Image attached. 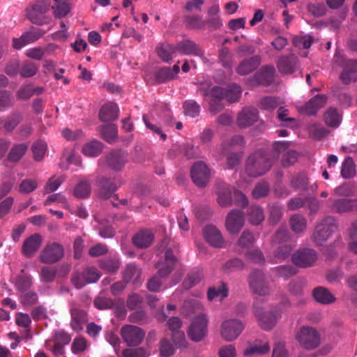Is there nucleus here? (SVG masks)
Listing matches in <instances>:
<instances>
[{"label": "nucleus", "mask_w": 357, "mask_h": 357, "mask_svg": "<svg viewBox=\"0 0 357 357\" xmlns=\"http://www.w3.org/2000/svg\"><path fill=\"white\" fill-rule=\"evenodd\" d=\"M145 331L141 328L127 324L122 326L121 335L123 341L130 347L140 344L144 339Z\"/></svg>", "instance_id": "9d476101"}, {"label": "nucleus", "mask_w": 357, "mask_h": 357, "mask_svg": "<svg viewBox=\"0 0 357 357\" xmlns=\"http://www.w3.org/2000/svg\"><path fill=\"white\" fill-rule=\"evenodd\" d=\"M38 296L36 292L28 291L20 294V302L24 306H31L37 303Z\"/></svg>", "instance_id": "3c124183"}, {"label": "nucleus", "mask_w": 357, "mask_h": 357, "mask_svg": "<svg viewBox=\"0 0 357 357\" xmlns=\"http://www.w3.org/2000/svg\"><path fill=\"white\" fill-rule=\"evenodd\" d=\"M204 236L205 240L215 248H222L224 246L225 241L222 233L213 225H209L205 227Z\"/></svg>", "instance_id": "6ab92c4d"}, {"label": "nucleus", "mask_w": 357, "mask_h": 357, "mask_svg": "<svg viewBox=\"0 0 357 357\" xmlns=\"http://www.w3.org/2000/svg\"><path fill=\"white\" fill-rule=\"evenodd\" d=\"M255 315L258 319L260 326L266 331H269L273 328L282 314L280 307H274L269 312H263L261 309L256 308Z\"/></svg>", "instance_id": "9b49d317"}, {"label": "nucleus", "mask_w": 357, "mask_h": 357, "mask_svg": "<svg viewBox=\"0 0 357 357\" xmlns=\"http://www.w3.org/2000/svg\"><path fill=\"white\" fill-rule=\"evenodd\" d=\"M184 112L191 117L198 116L200 112L199 105L194 100H187L183 104Z\"/></svg>", "instance_id": "680f3d73"}, {"label": "nucleus", "mask_w": 357, "mask_h": 357, "mask_svg": "<svg viewBox=\"0 0 357 357\" xmlns=\"http://www.w3.org/2000/svg\"><path fill=\"white\" fill-rule=\"evenodd\" d=\"M63 255V245L56 242H51L44 247L39 255V259L42 263L52 264L60 261Z\"/></svg>", "instance_id": "423d86ee"}, {"label": "nucleus", "mask_w": 357, "mask_h": 357, "mask_svg": "<svg viewBox=\"0 0 357 357\" xmlns=\"http://www.w3.org/2000/svg\"><path fill=\"white\" fill-rule=\"evenodd\" d=\"M176 53L174 45L169 43L162 44L157 48V54L164 62L172 60V56Z\"/></svg>", "instance_id": "4c0bfd02"}, {"label": "nucleus", "mask_w": 357, "mask_h": 357, "mask_svg": "<svg viewBox=\"0 0 357 357\" xmlns=\"http://www.w3.org/2000/svg\"><path fill=\"white\" fill-rule=\"evenodd\" d=\"M227 296L228 289L227 284L222 282L216 286L209 287L207 291V298L209 301L214 299L222 301Z\"/></svg>", "instance_id": "c756f323"}, {"label": "nucleus", "mask_w": 357, "mask_h": 357, "mask_svg": "<svg viewBox=\"0 0 357 357\" xmlns=\"http://www.w3.org/2000/svg\"><path fill=\"white\" fill-rule=\"evenodd\" d=\"M259 118L255 108L245 107L238 115L237 123L241 128H247L255 123Z\"/></svg>", "instance_id": "aec40b11"}, {"label": "nucleus", "mask_w": 357, "mask_h": 357, "mask_svg": "<svg viewBox=\"0 0 357 357\" xmlns=\"http://www.w3.org/2000/svg\"><path fill=\"white\" fill-rule=\"evenodd\" d=\"M33 284L32 278L29 275H22L19 277L15 283L17 291L22 294L29 291Z\"/></svg>", "instance_id": "09e8293b"}, {"label": "nucleus", "mask_w": 357, "mask_h": 357, "mask_svg": "<svg viewBox=\"0 0 357 357\" xmlns=\"http://www.w3.org/2000/svg\"><path fill=\"white\" fill-rule=\"evenodd\" d=\"M296 340L306 349H314L320 344V335L310 326H303L297 332Z\"/></svg>", "instance_id": "20e7f679"}, {"label": "nucleus", "mask_w": 357, "mask_h": 357, "mask_svg": "<svg viewBox=\"0 0 357 357\" xmlns=\"http://www.w3.org/2000/svg\"><path fill=\"white\" fill-rule=\"evenodd\" d=\"M270 349V346L267 342L262 344H259L257 342H255L244 350L243 356L245 357H250L253 355H264L268 353Z\"/></svg>", "instance_id": "72a5a7b5"}, {"label": "nucleus", "mask_w": 357, "mask_h": 357, "mask_svg": "<svg viewBox=\"0 0 357 357\" xmlns=\"http://www.w3.org/2000/svg\"><path fill=\"white\" fill-rule=\"evenodd\" d=\"M333 210L337 213H343L357 209V199H340L333 204Z\"/></svg>", "instance_id": "cd10ccee"}, {"label": "nucleus", "mask_w": 357, "mask_h": 357, "mask_svg": "<svg viewBox=\"0 0 357 357\" xmlns=\"http://www.w3.org/2000/svg\"><path fill=\"white\" fill-rule=\"evenodd\" d=\"M248 218L250 224L260 225L265 218L262 208L259 206H251L248 211Z\"/></svg>", "instance_id": "473e14b6"}, {"label": "nucleus", "mask_w": 357, "mask_h": 357, "mask_svg": "<svg viewBox=\"0 0 357 357\" xmlns=\"http://www.w3.org/2000/svg\"><path fill=\"white\" fill-rule=\"evenodd\" d=\"M244 329L243 323L236 319H230L222 322L220 328L222 337L228 342L236 340Z\"/></svg>", "instance_id": "f8f14e48"}, {"label": "nucleus", "mask_w": 357, "mask_h": 357, "mask_svg": "<svg viewBox=\"0 0 357 357\" xmlns=\"http://www.w3.org/2000/svg\"><path fill=\"white\" fill-rule=\"evenodd\" d=\"M189 307L195 309V312L200 313L192 320V322L188 330V335L193 341L198 342L202 340L206 335L208 318L205 314L202 313L203 310L202 305L197 301H193L188 304Z\"/></svg>", "instance_id": "f257e3e1"}, {"label": "nucleus", "mask_w": 357, "mask_h": 357, "mask_svg": "<svg viewBox=\"0 0 357 357\" xmlns=\"http://www.w3.org/2000/svg\"><path fill=\"white\" fill-rule=\"evenodd\" d=\"M70 305V327L75 332H79L83 329L84 324L87 321V313L79 308L75 301H71Z\"/></svg>", "instance_id": "4468645a"}, {"label": "nucleus", "mask_w": 357, "mask_h": 357, "mask_svg": "<svg viewBox=\"0 0 357 357\" xmlns=\"http://www.w3.org/2000/svg\"><path fill=\"white\" fill-rule=\"evenodd\" d=\"M154 239V234L149 230H142L132 238L134 244L139 248H146L151 245Z\"/></svg>", "instance_id": "393cba45"}, {"label": "nucleus", "mask_w": 357, "mask_h": 357, "mask_svg": "<svg viewBox=\"0 0 357 357\" xmlns=\"http://www.w3.org/2000/svg\"><path fill=\"white\" fill-rule=\"evenodd\" d=\"M249 287L253 293L259 296H266L271 292V289L265 280V275L262 271L253 270L248 278Z\"/></svg>", "instance_id": "6e6552de"}, {"label": "nucleus", "mask_w": 357, "mask_h": 357, "mask_svg": "<svg viewBox=\"0 0 357 357\" xmlns=\"http://www.w3.org/2000/svg\"><path fill=\"white\" fill-rule=\"evenodd\" d=\"M326 123L332 127H337L340 123V116L335 109H328L324 114Z\"/></svg>", "instance_id": "864d4df0"}, {"label": "nucleus", "mask_w": 357, "mask_h": 357, "mask_svg": "<svg viewBox=\"0 0 357 357\" xmlns=\"http://www.w3.org/2000/svg\"><path fill=\"white\" fill-rule=\"evenodd\" d=\"M96 183L98 188V196L102 199H108L116 190L114 182L109 178L100 176Z\"/></svg>", "instance_id": "5701e85b"}, {"label": "nucleus", "mask_w": 357, "mask_h": 357, "mask_svg": "<svg viewBox=\"0 0 357 357\" xmlns=\"http://www.w3.org/2000/svg\"><path fill=\"white\" fill-rule=\"evenodd\" d=\"M218 202L222 207L229 206L232 202L231 192L227 185L218 191Z\"/></svg>", "instance_id": "79ce46f5"}, {"label": "nucleus", "mask_w": 357, "mask_h": 357, "mask_svg": "<svg viewBox=\"0 0 357 357\" xmlns=\"http://www.w3.org/2000/svg\"><path fill=\"white\" fill-rule=\"evenodd\" d=\"M176 261L177 259L174 255L172 250L168 248L165 253L164 261L158 263L156 266L160 277H167L172 271Z\"/></svg>", "instance_id": "a211bd4d"}, {"label": "nucleus", "mask_w": 357, "mask_h": 357, "mask_svg": "<svg viewBox=\"0 0 357 357\" xmlns=\"http://www.w3.org/2000/svg\"><path fill=\"white\" fill-rule=\"evenodd\" d=\"M62 160L59 163L61 169L63 170L71 169L77 171L82 167V160L80 158H61Z\"/></svg>", "instance_id": "37998d69"}, {"label": "nucleus", "mask_w": 357, "mask_h": 357, "mask_svg": "<svg viewBox=\"0 0 357 357\" xmlns=\"http://www.w3.org/2000/svg\"><path fill=\"white\" fill-rule=\"evenodd\" d=\"M356 173V165L352 158H346L342 164L341 175L344 178H353Z\"/></svg>", "instance_id": "58836bf2"}, {"label": "nucleus", "mask_w": 357, "mask_h": 357, "mask_svg": "<svg viewBox=\"0 0 357 357\" xmlns=\"http://www.w3.org/2000/svg\"><path fill=\"white\" fill-rule=\"evenodd\" d=\"M211 175V169L204 162H197L191 167V178L193 183L199 188H204L207 185Z\"/></svg>", "instance_id": "0eeeda50"}, {"label": "nucleus", "mask_w": 357, "mask_h": 357, "mask_svg": "<svg viewBox=\"0 0 357 357\" xmlns=\"http://www.w3.org/2000/svg\"><path fill=\"white\" fill-rule=\"evenodd\" d=\"M123 357H147L146 350L142 347L126 349L123 351Z\"/></svg>", "instance_id": "774afa93"}, {"label": "nucleus", "mask_w": 357, "mask_h": 357, "mask_svg": "<svg viewBox=\"0 0 357 357\" xmlns=\"http://www.w3.org/2000/svg\"><path fill=\"white\" fill-rule=\"evenodd\" d=\"M289 225L294 233L300 234L306 229L307 220L303 215L294 214L289 219Z\"/></svg>", "instance_id": "2f4dec72"}, {"label": "nucleus", "mask_w": 357, "mask_h": 357, "mask_svg": "<svg viewBox=\"0 0 357 357\" xmlns=\"http://www.w3.org/2000/svg\"><path fill=\"white\" fill-rule=\"evenodd\" d=\"M245 267L243 261L238 258H234L228 260L223 266V269L226 272H232L238 270H242Z\"/></svg>", "instance_id": "bf43d9fd"}, {"label": "nucleus", "mask_w": 357, "mask_h": 357, "mask_svg": "<svg viewBox=\"0 0 357 357\" xmlns=\"http://www.w3.org/2000/svg\"><path fill=\"white\" fill-rule=\"evenodd\" d=\"M337 224L334 218L328 216L318 222L312 233V241L317 245H321L336 230Z\"/></svg>", "instance_id": "f03ea898"}, {"label": "nucleus", "mask_w": 357, "mask_h": 357, "mask_svg": "<svg viewBox=\"0 0 357 357\" xmlns=\"http://www.w3.org/2000/svg\"><path fill=\"white\" fill-rule=\"evenodd\" d=\"M43 243V237L39 234H33L26 238L22 244V252L26 257H31L39 250Z\"/></svg>", "instance_id": "f3484780"}, {"label": "nucleus", "mask_w": 357, "mask_h": 357, "mask_svg": "<svg viewBox=\"0 0 357 357\" xmlns=\"http://www.w3.org/2000/svg\"><path fill=\"white\" fill-rule=\"evenodd\" d=\"M86 347L87 342L86 339L82 337H79L74 339L71 345V351L74 354H77L83 352Z\"/></svg>", "instance_id": "338daca9"}, {"label": "nucleus", "mask_w": 357, "mask_h": 357, "mask_svg": "<svg viewBox=\"0 0 357 357\" xmlns=\"http://www.w3.org/2000/svg\"><path fill=\"white\" fill-rule=\"evenodd\" d=\"M105 145L101 142L94 139L84 144L82 152L86 156H96L103 153Z\"/></svg>", "instance_id": "c85d7f7f"}, {"label": "nucleus", "mask_w": 357, "mask_h": 357, "mask_svg": "<svg viewBox=\"0 0 357 357\" xmlns=\"http://www.w3.org/2000/svg\"><path fill=\"white\" fill-rule=\"evenodd\" d=\"M119 117V107L116 104L109 102L103 105L99 112L101 121L109 122L117 119Z\"/></svg>", "instance_id": "b1692460"}, {"label": "nucleus", "mask_w": 357, "mask_h": 357, "mask_svg": "<svg viewBox=\"0 0 357 357\" xmlns=\"http://www.w3.org/2000/svg\"><path fill=\"white\" fill-rule=\"evenodd\" d=\"M241 94V87L236 84L229 85L225 90L224 99L233 102L238 100Z\"/></svg>", "instance_id": "49530a36"}, {"label": "nucleus", "mask_w": 357, "mask_h": 357, "mask_svg": "<svg viewBox=\"0 0 357 357\" xmlns=\"http://www.w3.org/2000/svg\"><path fill=\"white\" fill-rule=\"evenodd\" d=\"M354 184L353 183H344L334 189V194L341 197H349L354 194Z\"/></svg>", "instance_id": "4d7b16f0"}, {"label": "nucleus", "mask_w": 357, "mask_h": 357, "mask_svg": "<svg viewBox=\"0 0 357 357\" xmlns=\"http://www.w3.org/2000/svg\"><path fill=\"white\" fill-rule=\"evenodd\" d=\"M309 133L314 139L320 140L326 137L329 132L323 127L312 125L309 128Z\"/></svg>", "instance_id": "e2e57ef3"}, {"label": "nucleus", "mask_w": 357, "mask_h": 357, "mask_svg": "<svg viewBox=\"0 0 357 357\" xmlns=\"http://www.w3.org/2000/svg\"><path fill=\"white\" fill-rule=\"evenodd\" d=\"M54 1L57 2V4L52 7L54 16L58 18L65 17L70 11V4L67 1Z\"/></svg>", "instance_id": "5fc2aeb1"}, {"label": "nucleus", "mask_w": 357, "mask_h": 357, "mask_svg": "<svg viewBox=\"0 0 357 357\" xmlns=\"http://www.w3.org/2000/svg\"><path fill=\"white\" fill-rule=\"evenodd\" d=\"M102 137L108 143L114 142L117 138L118 131L115 124L104 125L100 128Z\"/></svg>", "instance_id": "c9c22d12"}, {"label": "nucleus", "mask_w": 357, "mask_h": 357, "mask_svg": "<svg viewBox=\"0 0 357 357\" xmlns=\"http://www.w3.org/2000/svg\"><path fill=\"white\" fill-rule=\"evenodd\" d=\"M271 167L270 158H248L245 170L250 176H260L268 172Z\"/></svg>", "instance_id": "1a4fd4ad"}, {"label": "nucleus", "mask_w": 357, "mask_h": 357, "mask_svg": "<svg viewBox=\"0 0 357 357\" xmlns=\"http://www.w3.org/2000/svg\"><path fill=\"white\" fill-rule=\"evenodd\" d=\"M281 103L278 98L266 96L260 100L259 106L262 109L270 111L275 109Z\"/></svg>", "instance_id": "de8ad7c7"}, {"label": "nucleus", "mask_w": 357, "mask_h": 357, "mask_svg": "<svg viewBox=\"0 0 357 357\" xmlns=\"http://www.w3.org/2000/svg\"><path fill=\"white\" fill-rule=\"evenodd\" d=\"M66 178L64 176H54L49 178L45 186L46 192H52L56 191L60 185L63 183Z\"/></svg>", "instance_id": "603ef678"}, {"label": "nucleus", "mask_w": 357, "mask_h": 357, "mask_svg": "<svg viewBox=\"0 0 357 357\" xmlns=\"http://www.w3.org/2000/svg\"><path fill=\"white\" fill-rule=\"evenodd\" d=\"M22 121V117L19 114H14L8 117V119L5 121L3 123V128L8 132L13 131L15 127L20 123Z\"/></svg>", "instance_id": "69168bd1"}, {"label": "nucleus", "mask_w": 357, "mask_h": 357, "mask_svg": "<svg viewBox=\"0 0 357 357\" xmlns=\"http://www.w3.org/2000/svg\"><path fill=\"white\" fill-rule=\"evenodd\" d=\"M308 178L305 175H298L291 181V185L295 190H307Z\"/></svg>", "instance_id": "0e129e2a"}, {"label": "nucleus", "mask_w": 357, "mask_h": 357, "mask_svg": "<svg viewBox=\"0 0 357 357\" xmlns=\"http://www.w3.org/2000/svg\"><path fill=\"white\" fill-rule=\"evenodd\" d=\"M199 91L203 96L210 97L208 102L211 112L217 113L222 109L223 105L219 102L224 99L225 89L219 86L210 89L209 84L204 82L200 84Z\"/></svg>", "instance_id": "7ed1b4c3"}, {"label": "nucleus", "mask_w": 357, "mask_h": 357, "mask_svg": "<svg viewBox=\"0 0 357 357\" xmlns=\"http://www.w3.org/2000/svg\"><path fill=\"white\" fill-rule=\"evenodd\" d=\"M278 70L282 74L293 73L298 67V59L294 54L280 56L278 61Z\"/></svg>", "instance_id": "412c9836"}, {"label": "nucleus", "mask_w": 357, "mask_h": 357, "mask_svg": "<svg viewBox=\"0 0 357 357\" xmlns=\"http://www.w3.org/2000/svg\"><path fill=\"white\" fill-rule=\"evenodd\" d=\"M38 66L30 61H24L20 68V75L24 78L32 77L37 74Z\"/></svg>", "instance_id": "c03bdc74"}, {"label": "nucleus", "mask_w": 357, "mask_h": 357, "mask_svg": "<svg viewBox=\"0 0 357 357\" xmlns=\"http://www.w3.org/2000/svg\"><path fill=\"white\" fill-rule=\"evenodd\" d=\"M245 223L244 215L242 211L233 209L229 211L225 218L227 231L232 234H238Z\"/></svg>", "instance_id": "2eb2a0df"}, {"label": "nucleus", "mask_w": 357, "mask_h": 357, "mask_svg": "<svg viewBox=\"0 0 357 357\" xmlns=\"http://www.w3.org/2000/svg\"><path fill=\"white\" fill-rule=\"evenodd\" d=\"M245 144V142L243 137L235 135L228 142H224L222 146L225 150L234 151L242 149Z\"/></svg>", "instance_id": "a19ab883"}, {"label": "nucleus", "mask_w": 357, "mask_h": 357, "mask_svg": "<svg viewBox=\"0 0 357 357\" xmlns=\"http://www.w3.org/2000/svg\"><path fill=\"white\" fill-rule=\"evenodd\" d=\"M291 259L295 265L305 268L313 266L317 259V255L314 250L304 248L294 253Z\"/></svg>", "instance_id": "dca6fc26"}, {"label": "nucleus", "mask_w": 357, "mask_h": 357, "mask_svg": "<svg viewBox=\"0 0 357 357\" xmlns=\"http://www.w3.org/2000/svg\"><path fill=\"white\" fill-rule=\"evenodd\" d=\"M269 192V185L266 181H262L256 185L252 190V197L255 199H259L268 195Z\"/></svg>", "instance_id": "13d9d810"}, {"label": "nucleus", "mask_w": 357, "mask_h": 357, "mask_svg": "<svg viewBox=\"0 0 357 357\" xmlns=\"http://www.w3.org/2000/svg\"><path fill=\"white\" fill-rule=\"evenodd\" d=\"M313 296L317 302L323 304H329L335 301V297L326 289L321 287L314 289Z\"/></svg>", "instance_id": "f704fd0d"}, {"label": "nucleus", "mask_w": 357, "mask_h": 357, "mask_svg": "<svg viewBox=\"0 0 357 357\" xmlns=\"http://www.w3.org/2000/svg\"><path fill=\"white\" fill-rule=\"evenodd\" d=\"M260 58L258 56H252L243 61L238 66L236 71L238 74L245 75L254 71L260 64Z\"/></svg>", "instance_id": "bb28decb"}, {"label": "nucleus", "mask_w": 357, "mask_h": 357, "mask_svg": "<svg viewBox=\"0 0 357 357\" xmlns=\"http://www.w3.org/2000/svg\"><path fill=\"white\" fill-rule=\"evenodd\" d=\"M120 264L117 257H109L100 261V268L109 273H116L120 267Z\"/></svg>", "instance_id": "a18cd8bd"}, {"label": "nucleus", "mask_w": 357, "mask_h": 357, "mask_svg": "<svg viewBox=\"0 0 357 357\" xmlns=\"http://www.w3.org/2000/svg\"><path fill=\"white\" fill-rule=\"evenodd\" d=\"M50 4L45 1H38L32 7V10L29 13V17L33 23L41 24V22L38 20L35 15L37 13H45L49 9Z\"/></svg>", "instance_id": "ea45409f"}, {"label": "nucleus", "mask_w": 357, "mask_h": 357, "mask_svg": "<svg viewBox=\"0 0 357 357\" xmlns=\"http://www.w3.org/2000/svg\"><path fill=\"white\" fill-rule=\"evenodd\" d=\"M185 23L190 29H200L205 26V22L202 17L198 15H188L185 17Z\"/></svg>", "instance_id": "6e6d98bb"}, {"label": "nucleus", "mask_w": 357, "mask_h": 357, "mask_svg": "<svg viewBox=\"0 0 357 357\" xmlns=\"http://www.w3.org/2000/svg\"><path fill=\"white\" fill-rule=\"evenodd\" d=\"M269 215L268 222L272 225H277L283 216V207L281 204L273 203L268 206Z\"/></svg>", "instance_id": "7c9ffc66"}, {"label": "nucleus", "mask_w": 357, "mask_h": 357, "mask_svg": "<svg viewBox=\"0 0 357 357\" xmlns=\"http://www.w3.org/2000/svg\"><path fill=\"white\" fill-rule=\"evenodd\" d=\"M203 278V274L201 271L192 272L188 274L183 282L185 289H188L197 284Z\"/></svg>", "instance_id": "8fccbe9b"}, {"label": "nucleus", "mask_w": 357, "mask_h": 357, "mask_svg": "<svg viewBox=\"0 0 357 357\" xmlns=\"http://www.w3.org/2000/svg\"><path fill=\"white\" fill-rule=\"evenodd\" d=\"M326 103V97L317 95L311 98L306 105L300 108V112L306 115H314Z\"/></svg>", "instance_id": "4be33fe9"}, {"label": "nucleus", "mask_w": 357, "mask_h": 357, "mask_svg": "<svg viewBox=\"0 0 357 357\" xmlns=\"http://www.w3.org/2000/svg\"><path fill=\"white\" fill-rule=\"evenodd\" d=\"M176 53L183 55H194L200 57L204 62L206 61L204 50L195 42L185 39L174 45Z\"/></svg>", "instance_id": "ddd939ff"}, {"label": "nucleus", "mask_w": 357, "mask_h": 357, "mask_svg": "<svg viewBox=\"0 0 357 357\" xmlns=\"http://www.w3.org/2000/svg\"><path fill=\"white\" fill-rule=\"evenodd\" d=\"M140 276L141 271L134 264H128L123 274V280L126 283L130 282L135 285L141 283Z\"/></svg>", "instance_id": "a878e982"}, {"label": "nucleus", "mask_w": 357, "mask_h": 357, "mask_svg": "<svg viewBox=\"0 0 357 357\" xmlns=\"http://www.w3.org/2000/svg\"><path fill=\"white\" fill-rule=\"evenodd\" d=\"M91 191V183L88 180H82L75 186L73 190L75 197L79 199H84L89 197Z\"/></svg>", "instance_id": "e433bc0d"}, {"label": "nucleus", "mask_w": 357, "mask_h": 357, "mask_svg": "<svg viewBox=\"0 0 357 357\" xmlns=\"http://www.w3.org/2000/svg\"><path fill=\"white\" fill-rule=\"evenodd\" d=\"M160 355L162 357H169L174 353V348L169 340L163 338L160 342Z\"/></svg>", "instance_id": "052dcab7"}, {"label": "nucleus", "mask_w": 357, "mask_h": 357, "mask_svg": "<svg viewBox=\"0 0 357 357\" xmlns=\"http://www.w3.org/2000/svg\"><path fill=\"white\" fill-rule=\"evenodd\" d=\"M335 61L342 68L340 79L344 84L357 81V59L342 60L340 56H335Z\"/></svg>", "instance_id": "39448f33"}]
</instances>
